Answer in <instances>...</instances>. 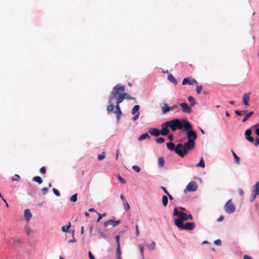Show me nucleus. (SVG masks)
Instances as JSON below:
<instances>
[{
    "mask_svg": "<svg viewBox=\"0 0 259 259\" xmlns=\"http://www.w3.org/2000/svg\"><path fill=\"white\" fill-rule=\"evenodd\" d=\"M98 218L97 220V222H99L100 221V220L102 219V215L101 213H98Z\"/></svg>",
    "mask_w": 259,
    "mask_h": 259,
    "instance_id": "nucleus-50",
    "label": "nucleus"
},
{
    "mask_svg": "<svg viewBox=\"0 0 259 259\" xmlns=\"http://www.w3.org/2000/svg\"><path fill=\"white\" fill-rule=\"evenodd\" d=\"M197 183L194 181H191L187 185L186 188L184 189V192H194L197 190Z\"/></svg>",
    "mask_w": 259,
    "mask_h": 259,
    "instance_id": "nucleus-8",
    "label": "nucleus"
},
{
    "mask_svg": "<svg viewBox=\"0 0 259 259\" xmlns=\"http://www.w3.org/2000/svg\"><path fill=\"white\" fill-rule=\"evenodd\" d=\"M202 85H197V87H196V92L198 94H199L202 90Z\"/></svg>",
    "mask_w": 259,
    "mask_h": 259,
    "instance_id": "nucleus-39",
    "label": "nucleus"
},
{
    "mask_svg": "<svg viewBox=\"0 0 259 259\" xmlns=\"http://www.w3.org/2000/svg\"><path fill=\"white\" fill-rule=\"evenodd\" d=\"M214 243L218 246H220L221 245V241L220 239L216 240L214 241Z\"/></svg>",
    "mask_w": 259,
    "mask_h": 259,
    "instance_id": "nucleus-47",
    "label": "nucleus"
},
{
    "mask_svg": "<svg viewBox=\"0 0 259 259\" xmlns=\"http://www.w3.org/2000/svg\"><path fill=\"white\" fill-rule=\"evenodd\" d=\"M25 231L26 232V233L28 235H30V234L32 232V230L31 229V228L28 226H25Z\"/></svg>",
    "mask_w": 259,
    "mask_h": 259,
    "instance_id": "nucleus-33",
    "label": "nucleus"
},
{
    "mask_svg": "<svg viewBox=\"0 0 259 259\" xmlns=\"http://www.w3.org/2000/svg\"><path fill=\"white\" fill-rule=\"evenodd\" d=\"M70 227H71V224H70V223H69L67 226H64L62 227L61 230L63 232H66L68 231V230Z\"/></svg>",
    "mask_w": 259,
    "mask_h": 259,
    "instance_id": "nucleus-27",
    "label": "nucleus"
},
{
    "mask_svg": "<svg viewBox=\"0 0 259 259\" xmlns=\"http://www.w3.org/2000/svg\"><path fill=\"white\" fill-rule=\"evenodd\" d=\"M177 224L178 226L177 227L182 230H192L195 227V224L192 222H188L184 224L183 223H181L180 222H178Z\"/></svg>",
    "mask_w": 259,
    "mask_h": 259,
    "instance_id": "nucleus-5",
    "label": "nucleus"
},
{
    "mask_svg": "<svg viewBox=\"0 0 259 259\" xmlns=\"http://www.w3.org/2000/svg\"><path fill=\"white\" fill-rule=\"evenodd\" d=\"M119 149H117L116 150V159L117 160L118 158V155H119Z\"/></svg>",
    "mask_w": 259,
    "mask_h": 259,
    "instance_id": "nucleus-54",
    "label": "nucleus"
},
{
    "mask_svg": "<svg viewBox=\"0 0 259 259\" xmlns=\"http://www.w3.org/2000/svg\"><path fill=\"white\" fill-rule=\"evenodd\" d=\"M163 107H161L162 112L165 114L170 111V108L169 107L166 103H163Z\"/></svg>",
    "mask_w": 259,
    "mask_h": 259,
    "instance_id": "nucleus-15",
    "label": "nucleus"
},
{
    "mask_svg": "<svg viewBox=\"0 0 259 259\" xmlns=\"http://www.w3.org/2000/svg\"><path fill=\"white\" fill-rule=\"evenodd\" d=\"M188 100L192 106H194L195 104V100L192 96H189Z\"/></svg>",
    "mask_w": 259,
    "mask_h": 259,
    "instance_id": "nucleus-26",
    "label": "nucleus"
},
{
    "mask_svg": "<svg viewBox=\"0 0 259 259\" xmlns=\"http://www.w3.org/2000/svg\"><path fill=\"white\" fill-rule=\"evenodd\" d=\"M168 203V198L167 196L163 195L162 196V204L164 206H166Z\"/></svg>",
    "mask_w": 259,
    "mask_h": 259,
    "instance_id": "nucleus-24",
    "label": "nucleus"
},
{
    "mask_svg": "<svg viewBox=\"0 0 259 259\" xmlns=\"http://www.w3.org/2000/svg\"><path fill=\"white\" fill-rule=\"evenodd\" d=\"M89 211H90V212H95L96 210L94 208H89Z\"/></svg>",
    "mask_w": 259,
    "mask_h": 259,
    "instance_id": "nucleus-60",
    "label": "nucleus"
},
{
    "mask_svg": "<svg viewBox=\"0 0 259 259\" xmlns=\"http://www.w3.org/2000/svg\"><path fill=\"white\" fill-rule=\"evenodd\" d=\"M258 195H259V181L256 183L253 186V189L250 198V201L253 202L255 199L256 196Z\"/></svg>",
    "mask_w": 259,
    "mask_h": 259,
    "instance_id": "nucleus-7",
    "label": "nucleus"
},
{
    "mask_svg": "<svg viewBox=\"0 0 259 259\" xmlns=\"http://www.w3.org/2000/svg\"><path fill=\"white\" fill-rule=\"evenodd\" d=\"M225 211L228 213H233L235 210V206L232 203L231 199L229 200L224 206Z\"/></svg>",
    "mask_w": 259,
    "mask_h": 259,
    "instance_id": "nucleus-6",
    "label": "nucleus"
},
{
    "mask_svg": "<svg viewBox=\"0 0 259 259\" xmlns=\"http://www.w3.org/2000/svg\"><path fill=\"white\" fill-rule=\"evenodd\" d=\"M225 114H226V116L228 117H229L230 116V115L228 111L226 112Z\"/></svg>",
    "mask_w": 259,
    "mask_h": 259,
    "instance_id": "nucleus-63",
    "label": "nucleus"
},
{
    "mask_svg": "<svg viewBox=\"0 0 259 259\" xmlns=\"http://www.w3.org/2000/svg\"><path fill=\"white\" fill-rule=\"evenodd\" d=\"M239 194L240 195H243L244 194L243 191L241 189L239 190Z\"/></svg>",
    "mask_w": 259,
    "mask_h": 259,
    "instance_id": "nucleus-61",
    "label": "nucleus"
},
{
    "mask_svg": "<svg viewBox=\"0 0 259 259\" xmlns=\"http://www.w3.org/2000/svg\"><path fill=\"white\" fill-rule=\"evenodd\" d=\"M173 215L174 216H177V218L175 219V224L176 226H178L177 222H180L181 223H183V221H186L188 220V215L184 212L179 211L177 208H175L174 209Z\"/></svg>",
    "mask_w": 259,
    "mask_h": 259,
    "instance_id": "nucleus-4",
    "label": "nucleus"
},
{
    "mask_svg": "<svg viewBox=\"0 0 259 259\" xmlns=\"http://www.w3.org/2000/svg\"><path fill=\"white\" fill-rule=\"evenodd\" d=\"M155 246V243L153 241L151 244L148 245V247L151 250H153Z\"/></svg>",
    "mask_w": 259,
    "mask_h": 259,
    "instance_id": "nucleus-35",
    "label": "nucleus"
},
{
    "mask_svg": "<svg viewBox=\"0 0 259 259\" xmlns=\"http://www.w3.org/2000/svg\"><path fill=\"white\" fill-rule=\"evenodd\" d=\"M150 136L148 133H145L141 135L138 138V140L140 141H143L146 139H150Z\"/></svg>",
    "mask_w": 259,
    "mask_h": 259,
    "instance_id": "nucleus-16",
    "label": "nucleus"
},
{
    "mask_svg": "<svg viewBox=\"0 0 259 259\" xmlns=\"http://www.w3.org/2000/svg\"><path fill=\"white\" fill-rule=\"evenodd\" d=\"M53 190V192L56 196H59L60 195V193L58 190H57L55 188H54Z\"/></svg>",
    "mask_w": 259,
    "mask_h": 259,
    "instance_id": "nucleus-43",
    "label": "nucleus"
},
{
    "mask_svg": "<svg viewBox=\"0 0 259 259\" xmlns=\"http://www.w3.org/2000/svg\"><path fill=\"white\" fill-rule=\"evenodd\" d=\"M196 83H197V81L195 79L191 78H184V79L183 80V81H182L183 85H185L186 84H189L190 85H193V84H196Z\"/></svg>",
    "mask_w": 259,
    "mask_h": 259,
    "instance_id": "nucleus-12",
    "label": "nucleus"
},
{
    "mask_svg": "<svg viewBox=\"0 0 259 259\" xmlns=\"http://www.w3.org/2000/svg\"><path fill=\"white\" fill-rule=\"evenodd\" d=\"M253 114V112L251 111L249 112L243 118L242 122H244L247 120V119L251 117V116Z\"/></svg>",
    "mask_w": 259,
    "mask_h": 259,
    "instance_id": "nucleus-23",
    "label": "nucleus"
},
{
    "mask_svg": "<svg viewBox=\"0 0 259 259\" xmlns=\"http://www.w3.org/2000/svg\"><path fill=\"white\" fill-rule=\"evenodd\" d=\"M180 106L182 109L183 112L186 113H191L192 112V108L186 103H182L180 104Z\"/></svg>",
    "mask_w": 259,
    "mask_h": 259,
    "instance_id": "nucleus-11",
    "label": "nucleus"
},
{
    "mask_svg": "<svg viewBox=\"0 0 259 259\" xmlns=\"http://www.w3.org/2000/svg\"><path fill=\"white\" fill-rule=\"evenodd\" d=\"M32 180L35 182H37L39 184L42 183V180L39 176H35L33 178Z\"/></svg>",
    "mask_w": 259,
    "mask_h": 259,
    "instance_id": "nucleus-21",
    "label": "nucleus"
},
{
    "mask_svg": "<svg viewBox=\"0 0 259 259\" xmlns=\"http://www.w3.org/2000/svg\"><path fill=\"white\" fill-rule=\"evenodd\" d=\"M233 155L234 158V162L237 164H239L240 162L239 157L236 154V153H234V155Z\"/></svg>",
    "mask_w": 259,
    "mask_h": 259,
    "instance_id": "nucleus-31",
    "label": "nucleus"
},
{
    "mask_svg": "<svg viewBox=\"0 0 259 259\" xmlns=\"http://www.w3.org/2000/svg\"><path fill=\"white\" fill-rule=\"evenodd\" d=\"M161 129L159 131L156 128H150L148 132L151 135L158 137L160 135L166 136L169 133L168 127L172 131H176L177 130H181L184 128L185 130H188L191 128V123L186 119L182 120L179 119H174L171 121L164 122L161 124Z\"/></svg>",
    "mask_w": 259,
    "mask_h": 259,
    "instance_id": "nucleus-2",
    "label": "nucleus"
},
{
    "mask_svg": "<svg viewBox=\"0 0 259 259\" xmlns=\"http://www.w3.org/2000/svg\"><path fill=\"white\" fill-rule=\"evenodd\" d=\"M115 240L117 243V246H120L119 242V236L118 235L116 236Z\"/></svg>",
    "mask_w": 259,
    "mask_h": 259,
    "instance_id": "nucleus-46",
    "label": "nucleus"
},
{
    "mask_svg": "<svg viewBox=\"0 0 259 259\" xmlns=\"http://www.w3.org/2000/svg\"><path fill=\"white\" fill-rule=\"evenodd\" d=\"M118 179L119 182L122 184H125L126 182V180L124 179H122L119 175L118 176Z\"/></svg>",
    "mask_w": 259,
    "mask_h": 259,
    "instance_id": "nucleus-41",
    "label": "nucleus"
},
{
    "mask_svg": "<svg viewBox=\"0 0 259 259\" xmlns=\"http://www.w3.org/2000/svg\"><path fill=\"white\" fill-rule=\"evenodd\" d=\"M188 220L190 219V220H192L193 219V217H192V215L191 214H189L188 215Z\"/></svg>",
    "mask_w": 259,
    "mask_h": 259,
    "instance_id": "nucleus-64",
    "label": "nucleus"
},
{
    "mask_svg": "<svg viewBox=\"0 0 259 259\" xmlns=\"http://www.w3.org/2000/svg\"><path fill=\"white\" fill-rule=\"evenodd\" d=\"M170 110H173L174 109H175L176 108H177V106L176 105H174L172 107H170Z\"/></svg>",
    "mask_w": 259,
    "mask_h": 259,
    "instance_id": "nucleus-59",
    "label": "nucleus"
},
{
    "mask_svg": "<svg viewBox=\"0 0 259 259\" xmlns=\"http://www.w3.org/2000/svg\"><path fill=\"white\" fill-rule=\"evenodd\" d=\"M249 100V96L247 94H245L243 98V103L246 106H248V101Z\"/></svg>",
    "mask_w": 259,
    "mask_h": 259,
    "instance_id": "nucleus-18",
    "label": "nucleus"
},
{
    "mask_svg": "<svg viewBox=\"0 0 259 259\" xmlns=\"http://www.w3.org/2000/svg\"><path fill=\"white\" fill-rule=\"evenodd\" d=\"M39 171H40V173H41L42 174H45L46 172V169L45 167L43 166L40 168Z\"/></svg>",
    "mask_w": 259,
    "mask_h": 259,
    "instance_id": "nucleus-44",
    "label": "nucleus"
},
{
    "mask_svg": "<svg viewBox=\"0 0 259 259\" xmlns=\"http://www.w3.org/2000/svg\"><path fill=\"white\" fill-rule=\"evenodd\" d=\"M165 140L163 138H158L156 139V142L157 144H162L164 143Z\"/></svg>",
    "mask_w": 259,
    "mask_h": 259,
    "instance_id": "nucleus-34",
    "label": "nucleus"
},
{
    "mask_svg": "<svg viewBox=\"0 0 259 259\" xmlns=\"http://www.w3.org/2000/svg\"><path fill=\"white\" fill-rule=\"evenodd\" d=\"M123 207L125 210H128L130 208V205L127 201H125L123 202Z\"/></svg>",
    "mask_w": 259,
    "mask_h": 259,
    "instance_id": "nucleus-30",
    "label": "nucleus"
},
{
    "mask_svg": "<svg viewBox=\"0 0 259 259\" xmlns=\"http://www.w3.org/2000/svg\"><path fill=\"white\" fill-rule=\"evenodd\" d=\"M135 228H136V236H138L139 235V230L138 225H136Z\"/></svg>",
    "mask_w": 259,
    "mask_h": 259,
    "instance_id": "nucleus-48",
    "label": "nucleus"
},
{
    "mask_svg": "<svg viewBox=\"0 0 259 259\" xmlns=\"http://www.w3.org/2000/svg\"><path fill=\"white\" fill-rule=\"evenodd\" d=\"M168 140H169L170 141H173V140H174V136H173V135H171V134L168 135Z\"/></svg>",
    "mask_w": 259,
    "mask_h": 259,
    "instance_id": "nucleus-52",
    "label": "nucleus"
},
{
    "mask_svg": "<svg viewBox=\"0 0 259 259\" xmlns=\"http://www.w3.org/2000/svg\"><path fill=\"white\" fill-rule=\"evenodd\" d=\"M105 158V153L103 152L101 154L98 155V159L99 160H102Z\"/></svg>",
    "mask_w": 259,
    "mask_h": 259,
    "instance_id": "nucleus-36",
    "label": "nucleus"
},
{
    "mask_svg": "<svg viewBox=\"0 0 259 259\" xmlns=\"http://www.w3.org/2000/svg\"><path fill=\"white\" fill-rule=\"evenodd\" d=\"M139 115H140V113H139V112H138V113L137 114H136L133 117V119L134 121L137 120L139 117Z\"/></svg>",
    "mask_w": 259,
    "mask_h": 259,
    "instance_id": "nucleus-45",
    "label": "nucleus"
},
{
    "mask_svg": "<svg viewBox=\"0 0 259 259\" xmlns=\"http://www.w3.org/2000/svg\"><path fill=\"white\" fill-rule=\"evenodd\" d=\"M181 130L183 131L187 132L186 135L188 139L187 142L184 144L179 143L176 146L171 142H168L166 144V147L170 151H174L180 156L184 157L190 150L194 148L195 141L197 139V134L194 131L192 130L191 124V128L189 130H185L184 128Z\"/></svg>",
    "mask_w": 259,
    "mask_h": 259,
    "instance_id": "nucleus-1",
    "label": "nucleus"
},
{
    "mask_svg": "<svg viewBox=\"0 0 259 259\" xmlns=\"http://www.w3.org/2000/svg\"><path fill=\"white\" fill-rule=\"evenodd\" d=\"M246 110H242V111L235 110V114L239 116H242V115L246 113Z\"/></svg>",
    "mask_w": 259,
    "mask_h": 259,
    "instance_id": "nucleus-28",
    "label": "nucleus"
},
{
    "mask_svg": "<svg viewBox=\"0 0 259 259\" xmlns=\"http://www.w3.org/2000/svg\"><path fill=\"white\" fill-rule=\"evenodd\" d=\"M139 108H140L139 105H135L133 108V109L132 111V114L134 115V114H137L138 113V112H139Z\"/></svg>",
    "mask_w": 259,
    "mask_h": 259,
    "instance_id": "nucleus-22",
    "label": "nucleus"
},
{
    "mask_svg": "<svg viewBox=\"0 0 259 259\" xmlns=\"http://www.w3.org/2000/svg\"><path fill=\"white\" fill-rule=\"evenodd\" d=\"M144 247L142 245H140V250L141 253L143 255Z\"/></svg>",
    "mask_w": 259,
    "mask_h": 259,
    "instance_id": "nucleus-49",
    "label": "nucleus"
},
{
    "mask_svg": "<svg viewBox=\"0 0 259 259\" xmlns=\"http://www.w3.org/2000/svg\"><path fill=\"white\" fill-rule=\"evenodd\" d=\"M124 99H126L127 100H133V99H135V98H133L130 95H129L128 94H127L126 93H124Z\"/></svg>",
    "mask_w": 259,
    "mask_h": 259,
    "instance_id": "nucleus-32",
    "label": "nucleus"
},
{
    "mask_svg": "<svg viewBox=\"0 0 259 259\" xmlns=\"http://www.w3.org/2000/svg\"><path fill=\"white\" fill-rule=\"evenodd\" d=\"M251 131L250 129L247 130L245 132L246 139L250 142H253L254 140L253 137L251 136Z\"/></svg>",
    "mask_w": 259,
    "mask_h": 259,
    "instance_id": "nucleus-13",
    "label": "nucleus"
},
{
    "mask_svg": "<svg viewBox=\"0 0 259 259\" xmlns=\"http://www.w3.org/2000/svg\"><path fill=\"white\" fill-rule=\"evenodd\" d=\"M98 233L100 235L101 238L106 239L107 237V235L104 232L101 231L100 229L97 230Z\"/></svg>",
    "mask_w": 259,
    "mask_h": 259,
    "instance_id": "nucleus-19",
    "label": "nucleus"
},
{
    "mask_svg": "<svg viewBox=\"0 0 259 259\" xmlns=\"http://www.w3.org/2000/svg\"><path fill=\"white\" fill-rule=\"evenodd\" d=\"M243 259H252L251 257L249 255H245L243 257Z\"/></svg>",
    "mask_w": 259,
    "mask_h": 259,
    "instance_id": "nucleus-57",
    "label": "nucleus"
},
{
    "mask_svg": "<svg viewBox=\"0 0 259 259\" xmlns=\"http://www.w3.org/2000/svg\"><path fill=\"white\" fill-rule=\"evenodd\" d=\"M197 167L204 168L205 167V163L202 157L201 158L199 162L197 164Z\"/></svg>",
    "mask_w": 259,
    "mask_h": 259,
    "instance_id": "nucleus-25",
    "label": "nucleus"
},
{
    "mask_svg": "<svg viewBox=\"0 0 259 259\" xmlns=\"http://www.w3.org/2000/svg\"><path fill=\"white\" fill-rule=\"evenodd\" d=\"M32 217V214L28 209L24 210V218L27 222H29Z\"/></svg>",
    "mask_w": 259,
    "mask_h": 259,
    "instance_id": "nucleus-14",
    "label": "nucleus"
},
{
    "mask_svg": "<svg viewBox=\"0 0 259 259\" xmlns=\"http://www.w3.org/2000/svg\"><path fill=\"white\" fill-rule=\"evenodd\" d=\"M132 168L137 172H139L141 170L140 168L137 165H133Z\"/></svg>",
    "mask_w": 259,
    "mask_h": 259,
    "instance_id": "nucleus-37",
    "label": "nucleus"
},
{
    "mask_svg": "<svg viewBox=\"0 0 259 259\" xmlns=\"http://www.w3.org/2000/svg\"><path fill=\"white\" fill-rule=\"evenodd\" d=\"M116 255H121V252L120 250V246H117L116 248Z\"/></svg>",
    "mask_w": 259,
    "mask_h": 259,
    "instance_id": "nucleus-38",
    "label": "nucleus"
},
{
    "mask_svg": "<svg viewBox=\"0 0 259 259\" xmlns=\"http://www.w3.org/2000/svg\"><path fill=\"white\" fill-rule=\"evenodd\" d=\"M161 188L164 191V192L166 193L167 195L169 193L165 187H162Z\"/></svg>",
    "mask_w": 259,
    "mask_h": 259,
    "instance_id": "nucleus-56",
    "label": "nucleus"
},
{
    "mask_svg": "<svg viewBox=\"0 0 259 259\" xmlns=\"http://www.w3.org/2000/svg\"><path fill=\"white\" fill-rule=\"evenodd\" d=\"M124 92L125 87L124 85L116 84L113 88L111 91V95L108 99L109 105L107 107L108 113H110L114 110V99H115L116 101H118V103H121L124 100Z\"/></svg>",
    "mask_w": 259,
    "mask_h": 259,
    "instance_id": "nucleus-3",
    "label": "nucleus"
},
{
    "mask_svg": "<svg viewBox=\"0 0 259 259\" xmlns=\"http://www.w3.org/2000/svg\"><path fill=\"white\" fill-rule=\"evenodd\" d=\"M167 78L168 80L170 81V82L174 83L175 84H177V80L171 74H169L168 75Z\"/></svg>",
    "mask_w": 259,
    "mask_h": 259,
    "instance_id": "nucleus-17",
    "label": "nucleus"
},
{
    "mask_svg": "<svg viewBox=\"0 0 259 259\" xmlns=\"http://www.w3.org/2000/svg\"><path fill=\"white\" fill-rule=\"evenodd\" d=\"M224 219V217L222 215L220 216L218 219V222H221Z\"/></svg>",
    "mask_w": 259,
    "mask_h": 259,
    "instance_id": "nucleus-55",
    "label": "nucleus"
},
{
    "mask_svg": "<svg viewBox=\"0 0 259 259\" xmlns=\"http://www.w3.org/2000/svg\"><path fill=\"white\" fill-rule=\"evenodd\" d=\"M89 256L90 259H95L91 251H89Z\"/></svg>",
    "mask_w": 259,
    "mask_h": 259,
    "instance_id": "nucleus-51",
    "label": "nucleus"
},
{
    "mask_svg": "<svg viewBox=\"0 0 259 259\" xmlns=\"http://www.w3.org/2000/svg\"><path fill=\"white\" fill-rule=\"evenodd\" d=\"M120 197L121 199L123 201V202H124L125 201H126L122 194L120 195Z\"/></svg>",
    "mask_w": 259,
    "mask_h": 259,
    "instance_id": "nucleus-58",
    "label": "nucleus"
},
{
    "mask_svg": "<svg viewBox=\"0 0 259 259\" xmlns=\"http://www.w3.org/2000/svg\"><path fill=\"white\" fill-rule=\"evenodd\" d=\"M164 164V160L163 157H159L158 159V165L159 167H162Z\"/></svg>",
    "mask_w": 259,
    "mask_h": 259,
    "instance_id": "nucleus-20",
    "label": "nucleus"
},
{
    "mask_svg": "<svg viewBox=\"0 0 259 259\" xmlns=\"http://www.w3.org/2000/svg\"><path fill=\"white\" fill-rule=\"evenodd\" d=\"M20 179V176L18 175H15V177L12 178V181H18L19 179Z\"/></svg>",
    "mask_w": 259,
    "mask_h": 259,
    "instance_id": "nucleus-40",
    "label": "nucleus"
},
{
    "mask_svg": "<svg viewBox=\"0 0 259 259\" xmlns=\"http://www.w3.org/2000/svg\"><path fill=\"white\" fill-rule=\"evenodd\" d=\"M255 133L257 136L259 137V127L255 128Z\"/></svg>",
    "mask_w": 259,
    "mask_h": 259,
    "instance_id": "nucleus-53",
    "label": "nucleus"
},
{
    "mask_svg": "<svg viewBox=\"0 0 259 259\" xmlns=\"http://www.w3.org/2000/svg\"><path fill=\"white\" fill-rule=\"evenodd\" d=\"M120 223V220L115 221L114 220L111 219V220H109L106 221L104 223V226L105 227H107L108 226L111 225L114 227H115L117 225H118Z\"/></svg>",
    "mask_w": 259,
    "mask_h": 259,
    "instance_id": "nucleus-9",
    "label": "nucleus"
},
{
    "mask_svg": "<svg viewBox=\"0 0 259 259\" xmlns=\"http://www.w3.org/2000/svg\"><path fill=\"white\" fill-rule=\"evenodd\" d=\"M49 190V188L45 187L41 189V191L43 192L44 194H46Z\"/></svg>",
    "mask_w": 259,
    "mask_h": 259,
    "instance_id": "nucleus-42",
    "label": "nucleus"
},
{
    "mask_svg": "<svg viewBox=\"0 0 259 259\" xmlns=\"http://www.w3.org/2000/svg\"><path fill=\"white\" fill-rule=\"evenodd\" d=\"M115 103H116V106L115 107V111H114V112L116 114V118H117V121H119L120 119V117L122 115V112L121 111L120 107L119 106L120 103H118V101H116Z\"/></svg>",
    "mask_w": 259,
    "mask_h": 259,
    "instance_id": "nucleus-10",
    "label": "nucleus"
},
{
    "mask_svg": "<svg viewBox=\"0 0 259 259\" xmlns=\"http://www.w3.org/2000/svg\"><path fill=\"white\" fill-rule=\"evenodd\" d=\"M77 194H74L72 196H71L70 198V201L73 202H76L77 199Z\"/></svg>",
    "mask_w": 259,
    "mask_h": 259,
    "instance_id": "nucleus-29",
    "label": "nucleus"
},
{
    "mask_svg": "<svg viewBox=\"0 0 259 259\" xmlns=\"http://www.w3.org/2000/svg\"><path fill=\"white\" fill-rule=\"evenodd\" d=\"M167 195H168V196L169 197V199L170 200H172L173 199L172 196L171 195H170L169 193L167 194Z\"/></svg>",
    "mask_w": 259,
    "mask_h": 259,
    "instance_id": "nucleus-62",
    "label": "nucleus"
}]
</instances>
